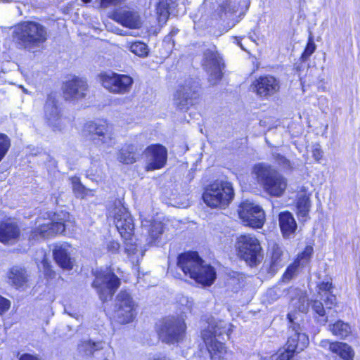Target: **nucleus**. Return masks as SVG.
I'll return each instance as SVG.
<instances>
[{
	"label": "nucleus",
	"mask_w": 360,
	"mask_h": 360,
	"mask_svg": "<svg viewBox=\"0 0 360 360\" xmlns=\"http://www.w3.org/2000/svg\"><path fill=\"white\" fill-rule=\"evenodd\" d=\"M99 78L105 89L110 93L117 94L129 93L134 83V80L130 76L113 72L101 73Z\"/></svg>",
	"instance_id": "nucleus-11"
},
{
	"label": "nucleus",
	"mask_w": 360,
	"mask_h": 360,
	"mask_svg": "<svg viewBox=\"0 0 360 360\" xmlns=\"http://www.w3.org/2000/svg\"><path fill=\"white\" fill-rule=\"evenodd\" d=\"M328 330L339 339H345L352 334L351 326L342 320L329 323Z\"/></svg>",
	"instance_id": "nucleus-32"
},
{
	"label": "nucleus",
	"mask_w": 360,
	"mask_h": 360,
	"mask_svg": "<svg viewBox=\"0 0 360 360\" xmlns=\"http://www.w3.org/2000/svg\"><path fill=\"white\" fill-rule=\"evenodd\" d=\"M11 307V302L0 295V314H4L6 311H7Z\"/></svg>",
	"instance_id": "nucleus-48"
},
{
	"label": "nucleus",
	"mask_w": 360,
	"mask_h": 360,
	"mask_svg": "<svg viewBox=\"0 0 360 360\" xmlns=\"http://www.w3.org/2000/svg\"><path fill=\"white\" fill-rule=\"evenodd\" d=\"M177 266L186 276L203 285H211L216 279L214 269L205 264L196 252L181 253L177 258Z\"/></svg>",
	"instance_id": "nucleus-1"
},
{
	"label": "nucleus",
	"mask_w": 360,
	"mask_h": 360,
	"mask_svg": "<svg viewBox=\"0 0 360 360\" xmlns=\"http://www.w3.org/2000/svg\"><path fill=\"white\" fill-rule=\"evenodd\" d=\"M253 174L264 191L272 197H281L287 188V179L272 166L258 163L253 167Z\"/></svg>",
	"instance_id": "nucleus-3"
},
{
	"label": "nucleus",
	"mask_w": 360,
	"mask_h": 360,
	"mask_svg": "<svg viewBox=\"0 0 360 360\" xmlns=\"http://www.w3.org/2000/svg\"><path fill=\"white\" fill-rule=\"evenodd\" d=\"M120 248V244L117 242L112 241L108 244V249L112 252H116Z\"/></svg>",
	"instance_id": "nucleus-51"
},
{
	"label": "nucleus",
	"mask_w": 360,
	"mask_h": 360,
	"mask_svg": "<svg viewBox=\"0 0 360 360\" xmlns=\"http://www.w3.org/2000/svg\"><path fill=\"white\" fill-rule=\"evenodd\" d=\"M143 146L138 143H126L117 153L119 162L130 165L136 162L143 155Z\"/></svg>",
	"instance_id": "nucleus-25"
},
{
	"label": "nucleus",
	"mask_w": 360,
	"mask_h": 360,
	"mask_svg": "<svg viewBox=\"0 0 360 360\" xmlns=\"http://www.w3.org/2000/svg\"><path fill=\"white\" fill-rule=\"evenodd\" d=\"M143 154L146 159V169L152 171L162 168L167 160V150L166 148L160 144H155L148 146Z\"/></svg>",
	"instance_id": "nucleus-18"
},
{
	"label": "nucleus",
	"mask_w": 360,
	"mask_h": 360,
	"mask_svg": "<svg viewBox=\"0 0 360 360\" xmlns=\"http://www.w3.org/2000/svg\"><path fill=\"white\" fill-rule=\"evenodd\" d=\"M239 216L247 226L255 229L262 227L265 221V214L262 208L258 205L248 201L241 204Z\"/></svg>",
	"instance_id": "nucleus-17"
},
{
	"label": "nucleus",
	"mask_w": 360,
	"mask_h": 360,
	"mask_svg": "<svg viewBox=\"0 0 360 360\" xmlns=\"http://www.w3.org/2000/svg\"><path fill=\"white\" fill-rule=\"evenodd\" d=\"M316 44L312 39L309 37L307 46L301 56L302 61L307 60L309 57L315 51Z\"/></svg>",
	"instance_id": "nucleus-44"
},
{
	"label": "nucleus",
	"mask_w": 360,
	"mask_h": 360,
	"mask_svg": "<svg viewBox=\"0 0 360 360\" xmlns=\"http://www.w3.org/2000/svg\"><path fill=\"white\" fill-rule=\"evenodd\" d=\"M49 37L43 25L34 21H25L14 27L12 37L19 48L34 51L44 44Z\"/></svg>",
	"instance_id": "nucleus-2"
},
{
	"label": "nucleus",
	"mask_w": 360,
	"mask_h": 360,
	"mask_svg": "<svg viewBox=\"0 0 360 360\" xmlns=\"http://www.w3.org/2000/svg\"><path fill=\"white\" fill-rule=\"evenodd\" d=\"M238 45L241 47L242 49L245 50L244 47L243 46L242 44H240V42L238 43Z\"/></svg>",
	"instance_id": "nucleus-54"
},
{
	"label": "nucleus",
	"mask_w": 360,
	"mask_h": 360,
	"mask_svg": "<svg viewBox=\"0 0 360 360\" xmlns=\"http://www.w3.org/2000/svg\"><path fill=\"white\" fill-rule=\"evenodd\" d=\"M236 248L239 257L251 266H257L263 259L259 240L250 234L238 237Z\"/></svg>",
	"instance_id": "nucleus-6"
},
{
	"label": "nucleus",
	"mask_w": 360,
	"mask_h": 360,
	"mask_svg": "<svg viewBox=\"0 0 360 360\" xmlns=\"http://www.w3.org/2000/svg\"><path fill=\"white\" fill-rule=\"evenodd\" d=\"M72 247L68 243H56L53 249V255L56 262L65 270L73 268L74 259L71 257Z\"/></svg>",
	"instance_id": "nucleus-23"
},
{
	"label": "nucleus",
	"mask_w": 360,
	"mask_h": 360,
	"mask_svg": "<svg viewBox=\"0 0 360 360\" xmlns=\"http://www.w3.org/2000/svg\"><path fill=\"white\" fill-rule=\"evenodd\" d=\"M278 221L283 237L288 238L295 232L297 223L290 212H281L278 215Z\"/></svg>",
	"instance_id": "nucleus-30"
},
{
	"label": "nucleus",
	"mask_w": 360,
	"mask_h": 360,
	"mask_svg": "<svg viewBox=\"0 0 360 360\" xmlns=\"http://www.w3.org/2000/svg\"><path fill=\"white\" fill-rule=\"evenodd\" d=\"M149 360H170V359L167 358L165 356H156Z\"/></svg>",
	"instance_id": "nucleus-53"
},
{
	"label": "nucleus",
	"mask_w": 360,
	"mask_h": 360,
	"mask_svg": "<svg viewBox=\"0 0 360 360\" xmlns=\"http://www.w3.org/2000/svg\"><path fill=\"white\" fill-rule=\"evenodd\" d=\"M103 342L92 341L91 340H82L78 345V350L86 356H92L96 351L103 349Z\"/></svg>",
	"instance_id": "nucleus-34"
},
{
	"label": "nucleus",
	"mask_w": 360,
	"mask_h": 360,
	"mask_svg": "<svg viewBox=\"0 0 360 360\" xmlns=\"http://www.w3.org/2000/svg\"><path fill=\"white\" fill-rule=\"evenodd\" d=\"M7 283L16 289L24 287L29 281L26 269L20 266H13L6 274Z\"/></svg>",
	"instance_id": "nucleus-27"
},
{
	"label": "nucleus",
	"mask_w": 360,
	"mask_h": 360,
	"mask_svg": "<svg viewBox=\"0 0 360 360\" xmlns=\"http://www.w3.org/2000/svg\"><path fill=\"white\" fill-rule=\"evenodd\" d=\"M175 4L176 0H159L156 6V13L160 24H165L169 15V10Z\"/></svg>",
	"instance_id": "nucleus-33"
},
{
	"label": "nucleus",
	"mask_w": 360,
	"mask_h": 360,
	"mask_svg": "<svg viewBox=\"0 0 360 360\" xmlns=\"http://www.w3.org/2000/svg\"><path fill=\"white\" fill-rule=\"evenodd\" d=\"M115 223L122 238L125 240L131 239L134 235V224L131 214L124 206L115 208Z\"/></svg>",
	"instance_id": "nucleus-19"
},
{
	"label": "nucleus",
	"mask_w": 360,
	"mask_h": 360,
	"mask_svg": "<svg viewBox=\"0 0 360 360\" xmlns=\"http://www.w3.org/2000/svg\"><path fill=\"white\" fill-rule=\"evenodd\" d=\"M320 346L340 356L344 360H354V351L347 343L323 340L320 342Z\"/></svg>",
	"instance_id": "nucleus-26"
},
{
	"label": "nucleus",
	"mask_w": 360,
	"mask_h": 360,
	"mask_svg": "<svg viewBox=\"0 0 360 360\" xmlns=\"http://www.w3.org/2000/svg\"><path fill=\"white\" fill-rule=\"evenodd\" d=\"M86 136L96 145L111 146L112 134L109 130V126L105 121H89L87 122L83 129Z\"/></svg>",
	"instance_id": "nucleus-14"
},
{
	"label": "nucleus",
	"mask_w": 360,
	"mask_h": 360,
	"mask_svg": "<svg viewBox=\"0 0 360 360\" xmlns=\"http://www.w3.org/2000/svg\"><path fill=\"white\" fill-rule=\"evenodd\" d=\"M129 49L135 55L144 58L148 55V46L141 41H135L129 45Z\"/></svg>",
	"instance_id": "nucleus-39"
},
{
	"label": "nucleus",
	"mask_w": 360,
	"mask_h": 360,
	"mask_svg": "<svg viewBox=\"0 0 360 360\" xmlns=\"http://www.w3.org/2000/svg\"><path fill=\"white\" fill-rule=\"evenodd\" d=\"M10 146L11 140L8 136L0 133V162L6 155Z\"/></svg>",
	"instance_id": "nucleus-40"
},
{
	"label": "nucleus",
	"mask_w": 360,
	"mask_h": 360,
	"mask_svg": "<svg viewBox=\"0 0 360 360\" xmlns=\"http://www.w3.org/2000/svg\"><path fill=\"white\" fill-rule=\"evenodd\" d=\"M238 10V4L236 1L226 0L219 5V15L222 18L223 15H232Z\"/></svg>",
	"instance_id": "nucleus-38"
},
{
	"label": "nucleus",
	"mask_w": 360,
	"mask_h": 360,
	"mask_svg": "<svg viewBox=\"0 0 360 360\" xmlns=\"http://www.w3.org/2000/svg\"><path fill=\"white\" fill-rule=\"evenodd\" d=\"M295 352L285 347L280 349L274 356V360H289L294 355Z\"/></svg>",
	"instance_id": "nucleus-45"
},
{
	"label": "nucleus",
	"mask_w": 360,
	"mask_h": 360,
	"mask_svg": "<svg viewBox=\"0 0 360 360\" xmlns=\"http://www.w3.org/2000/svg\"><path fill=\"white\" fill-rule=\"evenodd\" d=\"M186 325L182 316H169L161 321L158 335L162 342L175 344L182 341L185 337Z\"/></svg>",
	"instance_id": "nucleus-7"
},
{
	"label": "nucleus",
	"mask_w": 360,
	"mask_h": 360,
	"mask_svg": "<svg viewBox=\"0 0 360 360\" xmlns=\"http://www.w3.org/2000/svg\"><path fill=\"white\" fill-rule=\"evenodd\" d=\"M233 196L234 191L231 183L224 180H216L206 187L202 194V199L207 206L218 207L228 205Z\"/></svg>",
	"instance_id": "nucleus-5"
},
{
	"label": "nucleus",
	"mask_w": 360,
	"mask_h": 360,
	"mask_svg": "<svg viewBox=\"0 0 360 360\" xmlns=\"http://www.w3.org/2000/svg\"><path fill=\"white\" fill-rule=\"evenodd\" d=\"M287 318L290 325L289 336L285 346L295 353H299L307 347L309 344L308 336L302 332L300 324L296 322L297 316L295 314L289 313Z\"/></svg>",
	"instance_id": "nucleus-13"
},
{
	"label": "nucleus",
	"mask_w": 360,
	"mask_h": 360,
	"mask_svg": "<svg viewBox=\"0 0 360 360\" xmlns=\"http://www.w3.org/2000/svg\"><path fill=\"white\" fill-rule=\"evenodd\" d=\"M280 81L270 75H263L257 78L251 84L252 91L262 100H269L280 90Z\"/></svg>",
	"instance_id": "nucleus-15"
},
{
	"label": "nucleus",
	"mask_w": 360,
	"mask_h": 360,
	"mask_svg": "<svg viewBox=\"0 0 360 360\" xmlns=\"http://www.w3.org/2000/svg\"><path fill=\"white\" fill-rule=\"evenodd\" d=\"M69 314L70 315V316H73V317H75V315L71 314Z\"/></svg>",
	"instance_id": "nucleus-56"
},
{
	"label": "nucleus",
	"mask_w": 360,
	"mask_h": 360,
	"mask_svg": "<svg viewBox=\"0 0 360 360\" xmlns=\"http://www.w3.org/2000/svg\"><path fill=\"white\" fill-rule=\"evenodd\" d=\"M69 217V214L66 212L55 214L54 219L48 223L40 224L37 228L32 231L33 238H49L58 233H63L65 231L67 220L65 217Z\"/></svg>",
	"instance_id": "nucleus-16"
},
{
	"label": "nucleus",
	"mask_w": 360,
	"mask_h": 360,
	"mask_svg": "<svg viewBox=\"0 0 360 360\" xmlns=\"http://www.w3.org/2000/svg\"><path fill=\"white\" fill-rule=\"evenodd\" d=\"M143 233L147 234V243H153L163 233V224L160 221L144 220L141 221Z\"/></svg>",
	"instance_id": "nucleus-29"
},
{
	"label": "nucleus",
	"mask_w": 360,
	"mask_h": 360,
	"mask_svg": "<svg viewBox=\"0 0 360 360\" xmlns=\"http://www.w3.org/2000/svg\"><path fill=\"white\" fill-rule=\"evenodd\" d=\"M272 156L275 162L283 169L292 168L290 161L283 155L274 152L272 153Z\"/></svg>",
	"instance_id": "nucleus-43"
},
{
	"label": "nucleus",
	"mask_w": 360,
	"mask_h": 360,
	"mask_svg": "<svg viewBox=\"0 0 360 360\" xmlns=\"http://www.w3.org/2000/svg\"><path fill=\"white\" fill-rule=\"evenodd\" d=\"M312 253V247L307 246L303 252L297 256L295 262H297V263H298L300 266H304L309 261Z\"/></svg>",
	"instance_id": "nucleus-41"
},
{
	"label": "nucleus",
	"mask_w": 360,
	"mask_h": 360,
	"mask_svg": "<svg viewBox=\"0 0 360 360\" xmlns=\"http://www.w3.org/2000/svg\"><path fill=\"white\" fill-rule=\"evenodd\" d=\"M131 241L132 237H131V239L125 240V252L131 258L132 263H138L140 259L143 257L146 250H139L138 245L135 243H132Z\"/></svg>",
	"instance_id": "nucleus-35"
},
{
	"label": "nucleus",
	"mask_w": 360,
	"mask_h": 360,
	"mask_svg": "<svg viewBox=\"0 0 360 360\" xmlns=\"http://www.w3.org/2000/svg\"><path fill=\"white\" fill-rule=\"evenodd\" d=\"M72 189L77 198H84L87 194V189L79 182L78 178L72 180Z\"/></svg>",
	"instance_id": "nucleus-42"
},
{
	"label": "nucleus",
	"mask_w": 360,
	"mask_h": 360,
	"mask_svg": "<svg viewBox=\"0 0 360 360\" xmlns=\"http://www.w3.org/2000/svg\"><path fill=\"white\" fill-rule=\"evenodd\" d=\"M85 3H89L90 2L91 0H82Z\"/></svg>",
	"instance_id": "nucleus-55"
},
{
	"label": "nucleus",
	"mask_w": 360,
	"mask_h": 360,
	"mask_svg": "<svg viewBox=\"0 0 360 360\" xmlns=\"http://www.w3.org/2000/svg\"><path fill=\"white\" fill-rule=\"evenodd\" d=\"M110 18L124 27L130 29H136L141 26L139 13L127 8H119L114 10L110 14Z\"/></svg>",
	"instance_id": "nucleus-21"
},
{
	"label": "nucleus",
	"mask_w": 360,
	"mask_h": 360,
	"mask_svg": "<svg viewBox=\"0 0 360 360\" xmlns=\"http://www.w3.org/2000/svg\"><path fill=\"white\" fill-rule=\"evenodd\" d=\"M88 90L86 81L75 77L67 82L64 86V96L66 100H79L84 98Z\"/></svg>",
	"instance_id": "nucleus-24"
},
{
	"label": "nucleus",
	"mask_w": 360,
	"mask_h": 360,
	"mask_svg": "<svg viewBox=\"0 0 360 360\" xmlns=\"http://www.w3.org/2000/svg\"><path fill=\"white\" fill-rule=\"evenodd\" d=\"M44 118L49 127L53 131H61L63 124L61 115L54 98L49 96L44 105Z\"/></svg>",
	"instance_id": "nucleus-22"
},
{
	"label": "nucleus",
	"mask_w": 360,
	"mask_h": 360,
	"mask_svg": "<svg viewBox=\"0 0 360 360\" xmlns=\"http://www.w3.org/2000/svg\"><path fill=\"white\" fill-rule=\"evenodd\" d=\"M137 303L127 290H121L115 299V318L121 324L129 323L136 316Z\"/></svg>",
	"instance_id": "nucleus-9"
},
{
	"label": "nucleus",
	"mask_w": 360,
	"mask_h": 360,
	"mask_svg": "<svg viewBox=\"0 0 360 360\" xmlns=\"http://www.w3.org/2000/svg\"><path fill=\"white\" fill-rule=\"evenodd\" d=\"M179 302L182 305H185L184 313H186L188 311H191L193 303L191 301L188 300V297H184L179 300Z\"/></svg>",
	"instance_id": "nucleus-49"
},
{
	"label": "nucleus",
	"mask_w": 360,
	"mask_h": 360,
	"mask_svg": "<svg viewBox=\"0 0 360 360\" xmlns=\"http://www.w3.org/2000/svg\"><path fill=\"white\" fill-rule=\"evenodd\" d=\"M313 156L316 160H319L322 158V151L319 148L313 150Z\"/></svg>",
	"instance_id": "nucleus-52"
},
{
	"label": "nucleus",
	"mask_w": 360,
	"mask_h": 360,
	"mask_svg": "<svg viewBox=\"0 0 360 360\" xmlns=\"http://www.w3.org/2000/svg\"><path fill=\"white\" fill-rule=\"evenodd\" d=\"M202 65L208 75L210 84L212 86L217 84L222 78L224 63L215 46L204 51Z\"/></svg>",
	"instance_id": "nucleus-10"
},
{
	"label": "nucleus",
	"mask_w": 360,
	"mask_h": 360,
	"mask_svg": "<svg viewBox=\"0 0 360 360\" xmlns=\"http://www.w3.org/2000/svg\"><path fill=\"white\" fill-rule=\"evenodd\" d=\"M199 98V86L194 81H186L174 94V104L176 108L186 111L193 105Z\"/></svg>",
	"instance_id": "nucleus-12"
},
{
	"label": "nucleus",
	"mask_w": 360,
	"mask_h": 360,
	"mask_svg": "<svg viewBox=\"0 0 360 360\" xmlns=\"http://www.w3.org/2000/svg\"><path fill=\"white\" fill-rule=\"evenodd\" d=\"M311 207L309 197L305 194L299 195L297 201V215L304 221L307 220Z\"/></svg>",
	"instance_id": "nucleus-36"
},
{
	"label": "nucleus",
	"mask_w": 360,
	"mask_h": 360,
	"mask_svg": "<svg viewBox=\"0 0 360 360\" xmlns=\"http://www.w3.org/2000/svg\"><path fill=\"white\" fill-rule=\"evenodd\" d=\"M20 236V229L16 224L4 222L0 224V242L4 244H13Z\"/></svg>",
	"instance_id": "nucleus-28"
},
{
	"label": "nucleus",
	"mask_w": 360,
	"mask_h": 360,
	"mask_svg": "<svg viewBox=\"0 0 360 360\" xmlns=\"http://www.w3.org/2000/svg\"><path fill=\"white\" fill-rule=\"evenodd\" d=\"M291 304L300 312H307L309 307V298L306 294L301 292L297 297L292 299Z\"/></svg>",
	"instance_id": "nucleus-37"
},
{
	"label": "nucleus",
	"mask_w": 360,
	"mask_h": 360,
	"mask_svg": "<svg viewBox=\"0 0 360 360\" xmlns=\"http://www.w3.org/2000/svg\"><path fill=\"white\" fill-rule=\"evenodd\" d=\"M332 283L330 281H323L318 285L319 291L318 293L321 295L322 292H324V295L326 297L329 294H333L330 292L332 289Z\"/></svg>",
	"instance_id": "nucleus-46"
},
{
	"label": "nucleus",
	"mask_w": 360,
	"mask_h": 360,
	"mask_svg": "<svg viewBox=\"0 0 360 360\" xmlns=\"http://www.w3.org/2000/svg\"><path fill=\"white\" fill-rule=\"evenodd\" d=\"M300 265L297 263V262H294L293 264H290L286 269L285 272L283 274V278L285 280H290L292 278L295 272L297 271V268Z\"/></svg>",
	"instance_id": "nucleus-47"
},
{
	"label": "nucleus",
	"mask_w": 360,
	"mask_h": 360,
	"mask_svg": "<svg viewBox=\"0 0 360 360\" xmlns=\"http://www.w3.org/2000/svg\"><path fill=\"white\" fill-rule=\"evenodd\" d=\"M323 300L326 307L319 300H315L311 302V309L314 314V319L321 326H326L328 322V314L332 308L336 305V297L333 294H329Z\"/></svg>",
	"instance_id": "nucleus-20"
},
{
	"label": "nucleus",
	"mask_w": 360,
	"mask_h": 360,
	"mask_svg": "<svg viewBox=\"0 0 360 360\" xmlns=\"http://www.w3.org/2000/svg\"><path fill=\"white\" fill-rule=\"evenodd\" d=\"M121 284L120 279L110 271L96 274L92 287L96 289L100 300L105 302L110 300Z\"/></svg>",
	"instance_id": "nucleus-8"
},
{
	"label": "nucleus",
	"mask_w": 360,
	"mask_h": 360,
	"mask_svg": "<svg viewBox=\"0 0 360 360\" xmlns=\"http://www.w3.org/2000/svg\"><path fill=\"white\" fill-rule=\"evenodd\" d=\"M207 327L202 331V338L212 360L224 359L226 354L224 344L217 338L226 335H229V329L227 323L221 320L211 319L207 322Z\"/></svg>",
	"instance_id": "nucleus-4"
},
{
	"label": "nucleus",
	"mask_w": 360,
	"mask_h": 360,
	"mask_svg": "<svg viewBox=\"0 0 360 360\" xmlns=\"http://www.w3.org/2000/svg\"><path fill=\"white\" fill-rule=\"evenodd\" d=\"M271 260L269 271L271 273L276 272L278 269L284 266L286 256L282 248L277 244H273L270 248Z\"/></svg>",
	"instance_id": "nucleus-31"
},
{
	"label": "nucleus",
	"mask_w": 360,
	"mask_h": 360,
	"mask_svg": "<svg viewBox=\"0 0 360 360\" xmlns=\"http://www.w3.org/2000/svg\"><path fill=\"white\" fill-rule=\"evenodd\" d=\"M19 360H41L37 356L30 354H23L19 358Z\"/></svg>",
	"instance_id": "nucleus-50"
}]
</instances>
